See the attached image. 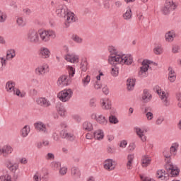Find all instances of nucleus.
<instances>
[{"instance_id":"nucleus-1","label":"nucleus","mask_w":181,"mask_h":181,"mask_svg":"<svg viewBox=\"0 0 181 181\" xmlns=\"http://www.w3.org/2000/svg\"><path fill=\"white\" fill-rule=\"evenodd\" d=\"M109 52L111 56L109 57V63L110 64H132L134 59L132 56L129 54H118V51L115 49L114 46L109 47Z\"/></svg>"},{"instance_id":"nucleus-2","label":"nucleus","mask_w":181,"mask_h":181,"mask_svg":"<svg viewBox=\"0 0 181 181\" xmlns=\"http://www.w3.org/2000/svg\"><path fill=\"white\" fill-rule=\"evenodd\" d=\"M40 42L49 43L50 39H56V31L53 30H42L39 31Z\"/></svg>"},{"instance_id":"nucleus-3","label":"nucleus","mask_w":181,"mask_h":181,"mask_svg":"<svg viewBox=\"0 0 181 181\" xmlns=\"http://www.w3.org/2000/svg\"><path fill=\"white\" fill-rule=\"evenodd\" d=\"M154 91L158 94L163 104H164L166 107L169 105V93L168 92H165L159 86H156L154 87Z\"/></svg>"},{"instance_id":"nucleus-4","label":"nucleus","mask_w":181,"mask_h":181,"mask_svg":"<svg viewBox=\"0 0 181 181\" xmlns=\"http://www.w3.org/2000/svg\"><path fill=\"white\" fill-rule=\"evenodd\" d=\"M6 89L8 93H13L14 95H17V97H25V93L23 92H21V90L16 88H15V82L8 81L6 84Z\"/></svg>"},{"instance_id":"nucleus-5","label":"nucleus","mask_w":181,"mask_h":181,"mask_svg":"<svg viewBox=\"0 0 181 181\" xmlns=\"http://www.w3.org/2000/svg\"><path fill=\"white\" fill-rule=\"evenodd\" d=\"M73 97V90L71 89H64L57 94V98L62 103H67Z\"/></svg>"},{"instance_id":"nucleus-6","label":"nucleus","mask_w":181,"mask_h":181,"mask_svg":"<svg viewBox=\"0 0 181 181\" xmlns=\"http://www.w3.org/2000/svg\"><path fill=\"white\" fill-rule=\"evenodd\" d=\"M27 37L31 43H40L39 32L35 29H31L28 31Z\"/></svg>"},{"instance_id":"nucleus-7","label":"nucleus","mask_w":181,"mask_h":181,"mask_svg":"<svg viewBox=\"0 0 181 181\" xmlns=\"http://www.w3.org/2000/svg\"><path fill=\"white\" fill-rule=\"evenodd\" d=\"M175 9H176V6L173 3V0H165L164 5L161 8V11L164 15H168Z\"/></svg>"},{"instance_id":"nucleus-8","label":"nucleus","mask_w":181,"mask_h":181,"mask_svg":"<svg viewBox=\"0 0 181 181\" xmlns=\"http://www.w3.org/2000/svg\"><path fill=\"white\" fill-rule=\"evenodd\" d=\"M151 61L149 60H144L142 62V66L140 67V70L139 71V77H148V70L149 69V66L151 64Z\"/></svg>"},{"instance_id":"nucleus-9","label":"nucleus","mask_w":181,"mask_h":181,"mask_svg":"<svg viewBox=\"0 0 181 181\" xmlns=\"http://www.w3.org/2000/svg\"><path fill=\"white\" fill-rule=\"evenodd\" d=\"M49 70L50 68L49 67V64L47 63H44L35 69V74L36 76H45L46 73H49Z\"/></svg>"},{"instance_id":"nucleus-10","label":"nucleus","mask_w":181,"mask_h":181,"mask_svg":"<svg viewBox=\"0 0 181 181\" xmlns=\"http://www.w3.org/2000/svg\"><path fill=\"white\" fill-rule=\"evenodd\" d=\"M165 170L170 177H175V176H177L179 175V169L175 168L172 162H168L165 164Z\"/></svg>"},{"instance_id":"nucleus-11","label":"nucleus","mask_w":181,"mask_h":181,"mask_svg":"<svg viewBox=\"0 0 181 181\" xmlns=\"http://www.w3.org/2000/svg\"><path fill=\"white\" fill-rule=\"evenodd\" d=\"M91 118L92 119H95L96 122L100 124V125H107V124H108V119H107V117H105L104 115L93 113L91 115Z\"/></svg>"},{"instance_id":"nucleus-12","label":"nucleus","mask_w":181,"mask_h":181,"mask_svg":"<svg viewBox=\"0 0 181 181\" xmlns=\"http://www.w3.org/2000/svg\"><path fill=\"white\" fill-rule=\"evenodd\" d=\"M64 18L65 19L66 28H69V26H70V23L76 22V15L74 14V13L70 11L66 13V15Z\"/></svg>"},{"instance_id":"nucleus-13","label":"nucleus","mask_w":181,"mask_h":181,"mask_svg":"<svg viewBox=\"0 0 181 181\" xmlns=\"http://www.w3.org/2000/svg\"><path fill=\"white\" fill-rule=\"evenodd\" d=\"M69 11L66 5H61L57 8L56 13L59 18H64Z\"/></svg>"},{"instance_id":"nucleus-14","label":"nucleus","mask_w":181,"mask_h":181,"mask_svg":"<svg viewBox=\"0 0 181 181\" xmlns=\"http://www.w3.org/2000/svg\"><path fill=\"white\" fill-rule=\"evenodd\" d=\"M156 177L157 179H159V180H169V174L163 169L158 170L156 173Z\"/></svg>"},{"instance_id":"nucleus-15","label":"nucleus","mask_w":181,"mask_h":181,"mask_svg":"<svg viewBox=\"0 0 181 181\" xmlns=\"http://www.w3.org/2000/svg\"><path fill=\"white\" fill-rule=\"evenodd\" d=\"M13 152V148L10 145H5L3 147L0 146V155H2L5 158L8 155H11Z\"/></svg>"},{"instance_id":"nucleus-16","label":"nucleus","mask_w":181,"mask_h":181,"mask_svg":"<svg viewBox=\"0 0 181 181\" xmlns=\"http://www.w3.org/2000/svg\"><path fill=\"white\" fill-rule=\"evenodd\" d=\"M100 107L103 110H111L112 103L111 100L108 98L100 99Z\"/></svg>"},{"instance_id":"nucleus-17","label":"nucleus","mask_w":181,"mask_h":181,"mask_svg":"<svg viewBox=\"0 0 181 181\" xmlns=\"http://www.w3.org/2000/svg\"><path fill=\"white\" fill-rule=\"evenodd\" d=\"M50 54V50L46 47H42L38 51V56L41 57V59H49Z\"/></svg>"},{"instance_id":"nucleus-18","label":"nucleus","mask_w":181,"mask_h":181,"mask_svg":"<svg viewBox=\"0 0 181 181\" xmlns=\"http://www.w3.org/2000/svg\"><path fill=\"white\" fill-rule=\"evenodd\" d=\"M103 166L105 170H109V171L114 170L116 166L115 161H114L112 159H107L104 162Z\"/></svg>"},{"instance_id":"nucleus-19","label":"nucleus","mask_w":181,"mask_h":181,"mask_svg":"<svg viewBox=\"0 0 181 181\" xmlns=\"http://www.w3.org/2000/svg\"><path fill=\"white\" fill-rule=\"evenodd\" d=\"M57 84L59 87H66L69 86V78L66 75H62L59 76L57 80Z\"/></svg>"},{"instance_id":"nucleus-20","label":"nucleus","mask_w":181,"mask_h":181,"mask_svg":"<svg viewBox=\"0 0 181 181\" xmlns=\"http://www.w3.org/2000/svg\"><path fill=\"white\" fill-rule=\"evenodd\" d=\"M175 37H176V32L173 30L168 31L165 34V40L168 43H172L175 40Z\"/></svg>"},{"instance_id":"nucleus-21","label":"nucleus","mask_w":181,"mask_h":181,"mask_svg":"<svg viewBox=\"0 0 181 181\" xmlns=\"http://www.w3.org/2000/svg\"><path fill=\"white\" fill-rule=\"evenodd\" d=\"M135 131L142 142H145L146 141V136H145V134H146V129H141L140 127H136Z\"/></svg>"},{"instance_id":"nucleus-22","label":"nucleus","mask_w":181,"mask_h":181,"mask_svg":"<svg viewBox=\"0 0 181 181\" xmlns=\"http://www.w3.org/2000/svg\"><path fill=\"white\" fill-rule=\"evenodd\" d=\"M6 166L8 168L9 171L13 172V173H15V172L19 169V164L16 163H12L11 160L6 161Z\"/></svg>"},{"instance_id":"nucleus-23","label":"nucleus","mask_w":181,"mask_h":181,"mask_svg":"<svg viewBox=\"0 0 181 181\" xmlns=\"http://www.w3.org/2000/svg\"><path fill=\"white\" fill-rule=\"evenodd\" d=\"M35 129L39 131V132H42V134H47V128H46V124L42 122H38L34 124Z\"/></svg>"},{"instance_id":"nucleus-24","label":"nucleus","mask_w":181,"mask_h":181,"mask_svg":"<svg viewBox=\"0 0 181 181\" xmlns=\"http://www.w3.org/2000/svg\"><path fill=\"white\" fill-rule=\"evenodd\" d=\"M43 175H45V176L47 175V171L46 170H41L37 171L33 176V180L42 181V177H45Z\"/></svg>"},{"instance_id":"nucleus-25","label":"nucleus","mask_w":181,"mask_h":181,"mask_svg":"<svg viewBox=\"0 0 181 181\" xmlns=\"http://www.w3.org/2000/svg\"><path fill=\"white\" fill-rule=\"evenodd\" d=\"M36 103L40 107H50L51 105L50 101L46 99V98H38L36 100Z\"/></svg>"},{"instance_id":"nucleus-26","label":"nucleus","mask_w":181,"mask_h":181,"mask_svg":"<svg viewBox=\"0 0 181 181\" xmlns=\"http://www.w3.org/2000/svg\"><path fill=\"white\" fill-rule=\"evenodd\" d=\"M65 60L69 63H78L79 57L78 55L74 54H68L65 56Z\"/></svg>"},{"instance_id":"nucleus-27","label":"nucleus","mask_w":181,"mask_h":181,"mask_svg":"<svg viewBox=\"0 0 181 181\" xmlns=\"http://www.w3.org/2000/svg\"><path fill=\"white\" fill-rule=\"evenodd\" d=\"M61 138L67 139V141H74L76 139V136L73 133H68L66 131H62L60 132Z\"/></svg>"},{"instance_id":"nucleus-28","label":"nucleus","mask_w":181,"mask_h":181,"mask_svg":"<svg viewBox=\"0 0 181 181\" xmlns=\"http://www.w3.org/2000/svg\"><path fill=\"white\" fill-rule=\"evenodd\" d=\"M141 162L142 168H148L151 165V162H152V158L149 156H144Z\"/></svg>"},{"instance_id":"nucleus-29","label":"nucleus","mask_w":181,"mask_h":181,"mask_svg":"<svg viewBox=\"0 0 181 181\" xmlns=\"http://www.w3.org/2000/svg\"><path fill=\"white\" fill-rule=\"evenodd\" d=\"M168 81L170 83H175L176 81V72L172 68L168 69Z\"/></svg>"},{"instance_id":"nucleus-30","label":"nucleus","mask_w":181,"mask_h":181,"mask_svg":"<svg viewBox=\"0 0 181 181\" xmlns=\"http://www.w3.org/2000/svg\"><path fill=\"white\" fill-rule=\"evenodd\" d=\"M16 23L20 28H25L28 25V21L22 16H18L16 18Z\"/></svg>"},{"instance_id":"nucleus-31","label":"nucleus","mask_w":181,"mask_h":181,"mask_svg":"<svg viewBox=\"0 0 181 181\" xmlns=\"http://www.w3.org/2000/svg\"><path fill=\"white\" fill-rule=\"evenodd\" d=\"M177 151H179V144L177 142L173 143L170 148V154L176 156Z\"/></svg>"},{"instance_id":"nucleus-32","label":"nucleus","mask_w":181,"mask_h":181,"mask_svg":"<svg viewBox=\"0 0 181 181\" xmlns=\"http://www.w3.org/2000/svg\"><path fill=\"white\" fill-rule=\"evenodd\" d=\"M134 159H135V156L134 154H129L127 156V169H132Z\"/></svg>"},{"instance_id":"nucleus-33","label":"nucleus","mask_w":181,"mask_h":181,"mask_svg":"<svg viewBox=\"0 0 181 181\" xmlns=\"http://www.w3.org/2000/svg\"><path fill=\"white\" fill-rule=\"evenodd\" d=\"M142 100L144 103H149L151 100H152V95L149 93L148 90H144L142 95Z\"/></svg>"},{"instance_id":"nucleus-34","label":"nucleus","mask_w":181,"mask_h":181,"mask_svg":"<svg viewBox=\"0 0 181 181\" xmlns=\"http://www.w3.org/2000/svg\"><path fill=\"white\" fill-rule=\"evenodd\" d=\"M95 139H98V141H101L104 138V132L102 129H98L94 133Z\"/></svg>"},{"instance_id":"nucleus-35","label":"nucleus","mask_w":181,"mask_h":181,"mask_svg":"<svg viewBox=\"0 0 181 181\" xmlns=\"http://www.w3.org/2000/svg\"><path fill=\"white\" fill-rule=\"evenodd\" d=\"M30 132V127H29V125H25L21 129V135L23 138H25V136H28V135H29Z\"/></svg>"},{"instance_id":"nucleus-36","label":"nucleus","mask_w":181,"mask_h":181,"mask_svg":"<svg viewBox=\"0 0 181 181\" xmlns=\"http://www.w3.org/2000/svg\"><path fill=\"white\" fill-rule=\"evenodd\" d=\"M83 129H84V131L90 132V131H93V129H94V127H93V124H91V122H85L83 124Z\"/></svg>"},{"instance_id":"nucleus-37","label":"nucleus","mask_w":181,"mask_h":181,"mask_svg":"<svg viewBox=\"0 0 181 181\" xmlns=\"http://www.w3.org/2000/svg\"><path fill=\"white\" fill-rule=\"evenodd\" d=\"M123 18L126 21H129V19L132 18V11L131 10V7L127 8L126 12L123 14Z\"/></svg>"},{"instance_id":"nucleus-38","label":"nucleus","mask_w":181,"mask_h":181,"mask_svg":"<svg viewBox=\"0 0 181 181\" xmlns=\"http://www.w3.org/2000/svg\"><path fill=\"white\" fill-rule=\"evenodd\" d=\"M16 56V53L15 52V49H8L6 52V60H12L13 57Z\"/></svg>"},{"instance_id":"nucleus-39","label":"nucleus","mask_w":181,"mask_h":181,"mask_svg":"<svg viewBox=\"0 0 181 181\" xmlns=\"http://www.w3.org/2000/svg\"><path fill=\"white\" fill-rule=\"evenodd\" d=\"M127 86L128 90H134V88L135 87V79H134V78L127 79Z\"/></svg>"},{"instance_id":"nucleus-40","label":"nucleus","mask_w":181,"mask_h":181,"mask_svg":"<svg viewBox=\"0 0 181 181\" xmlns=\"http://www.w3.org/2000/svg\"><path fill=\"white\" fill-rule=\"evenodd\" d=\"M110 73L113 77H117L119 73V69L117 66H113L111 68Z\"/></svg>"},{"instance_id":"nucleus-41","label":"nucleus","mask_w":181,"mask_h":181,"mask_svg":"<svg viewBox=\"0 0 181 181\" xmlns=\"http://www.w3.org/2000/svg\"><path fill=\"white\" fill-rule=\"evenodd\" d=\"M90 81H91V77L89 75H87L82 79V84L83 87H87L90 83Z\"/></svg>"},{"instance_id":"nucleus-42","label":"nucleus","mask_w":181,"mask_h":181,"mask_svg":"<svg viewBox=\"0 0 181 181\" xmlns=\"http://www.w3.org/2000/svg\"><path fill=\"white\" fill-rule=\"evenodd\" d=\"M57 110L58 112V114H59L61 117H64L66 115V109L64 108V107L62 105L57 106Z\"/></svg>"},{"instance_id":"nucleus-43","label":"nucleus","mask_w":181,"mask_h":181,"mask_svg":"<svg viewBox=\"0 0 181 181\" xmlns=\"http://www.w3.org/2000/svg\"><path fill=\"white\" fill-rule=\"evenodd\" d=\"M66 69L68 70L69 77H74V74H76V69L70 65L67 66Z\"/></svg>"},{"instance_id":"nucleus-44","label":"nucleus","mask_w":181,"mask_h":181,"mask_svg":"<svg viewBox=\"0 0 181 181\" xmlns=\"http://www.w3.org/2000/svg\"><path fill=\"white\" fill-rule=\"evenodd\" d=\"M109 122L110 124H118L119 122V121L118 120V118H117L115 117V115H111L110 117H109Z\"/></svg>"},{"instance_id":"nucleus-45","label":"nucleus","mask_w":181,"mask_h":181,"mask_svg":"<svg viewBox=\"0 0 181 181\" xmlns=\"http://www.w3.org/2000/svg\"><path fill=\"white\" fill-rule=\"evenodd\" d=\"M71 39L76 43H83V38L76 34L72 35Z\"/></svg>"},{"instance_id":"nucleus-46","label":"nucleus","mask_w":181,"mask_h":181,"mask_svg":"<svg viewBox=\"0 0 181 181\" xmlns=\"http://www.w3.org/2000/svg\"><path fill=\"white\" fill-rule=\"evenodd\" d=\"M6 13L0 10V23H4L6 21Z\"/></svg>"},{"instance_id":"nucleus-47","label":"nucleus","mask_w":181,"mask_h":181,"mask_svg":"<svg viewBox=\"0 0 181 181\" xmlns=\"http://www.w3.org/2000/svg\"><path fill=\"white\" fill-rule=\"evenodd\" d=\"M88 66V64L87 63L86 59H83L81 61V69L82 71H87Z\"/></svg>"},{"instance_id":"nucleus-48","label":"nucleus","mask_w":181,"mask_h":181,"mask_svg":"<svg viewBox=\"0 0 181 181\" xmlns=\"http://www.w3.org/2000/svg\"><path fill=\"white\" fill-rule=\"evenodd\" d=\"M155 54H162L163 53V48L161 46H156L153 49Z\"/></svg>"},{"instance_id":"nucleus-49","label":"nucleus","mask_w":181,"mask_h":181,"mask_svg":"<svg viewBox=\"0 0 181 181\" xmlns=\"http://www.w3.org/2000/svg\"><path fill=\"white\" fill-rule=\"evenodd\" d=\"M6 59L0 57V70H4V67L6 66Z\"/></svg>"},{"instance_id":"nucleus-50","label":"nucleus","mask_w":181,"mask_h":181,"mask_svg":"<svg viewBox=\"0 0 181 181\" xmlns=\"http://www.w3.org/2000/svg\"><path fill=\"white\" fill-rule=\"evenodd\" d=\"M163 156H164L165 158L166 163H169V162H171V161H170V153H169V151H165L163 152Z\"/></svg>"},{"instance_id":"nucleus-51","label":"nucleus","mask_w":181,"mask_h":181,"mask_svg":"<svg viewBox=\"0 0 181 181\" xmlns=\"http://www.w3.org/2000/svg\"><path fill=\"white\" fill-rule=\"evenodd\" d=\"M71 175H74V176H80V170L78 168H73L71 169Z\"/></svg>"},{"instance_id":"nucleus-52","label":"nucleus","mask_w":181,"mask_h":181,"mask_svg":"<svg viewBox=\"0 0 181 181\" xmlns=\"http://www.w3.org/2000/svg\"><path fill=\"white\" fill-rule=\"evenodd\" d=\"M180 52H181V47L173 46L172 47V52L173 53H180Z\"/></svg>"},{"instance_id":"nucleus-53","label":"nucleus","mask_w":181,"mask_h":181,"mask_svg":"<svg viewBox=\"0 0 181 181\" xmlns=\"http://www.w3.org/2000/svg\"><path fill=\"white\" fill-rule=\"evenodd\" d=\"M163 121H165V118H163V117H162V116H160L156 120V124L161 125V124H162V122H163Z\"/></svg>"},{"instance_id":"nucleus-54","label":"nucleus","mask_w":181,"mask_h":181,"mask_svg":"<svg viewBox=\"0 0 181 181\" xmlns=\"http://www.w3.org/2000/svg\"><path fill=\"white\" fill-rule=\"evenodd\" d=\"M45 158L47 160H53L54 159V154L48 153Z\"/></svg>"},{"instance_id":"nucleus-55","label":"nucleus","mask_w":181,"mask_h":181,"mask_svg":"<svg viewBox=\"0 0 181 181\" xmlns=\"http://www.w3.org/2000/svg\"><path fill=\"white\" fill-rule=\"evenodd\" d=\"M146 117L148 121H152V119H153V113L148 112L146 113Z\"/></svg>"},{"instance_id":"nucleus-56","label":"nucleus","mask_w":181,"mask_h":181,"mask_svg":"<svg viewBox=\"0 0 181 181\" xmlns=\"http://www.w3.org/2000/svg\"><path fill=\"white\" fill-rule=\"evenodd\" d=\"M140 178L142 181H155V180L151 179L148 177H145L144 175H140Z\"/></svg>"},{"instance_id":"nucleus-57","label":"nucleus","mask_w":181,"mask_h":181,"mask_svg":"<svg viewBox=\"0 0 181 181\" xmlns=\"http://www.w3.org/2000/svg\"><path fill=\"white\" fill-rule=\"evenodd\" d=\"M59 173L60 175H62V176L66 175V173H67V168L66 167H62L60 170H59Z\"/></svg>"},{"instance_id":"nucleus-58","label":"nucleus","mask_w":181,"mask_h":181,"mask_svg":"<svg viewBox=\"0 0 181 181\" xmlns=\"http://www.w3.org/2000/svg\"><path fill=\"white\" fill-rule=\"evenodd\" d=\"M23 13H25V15H27L28 16H29V15L32 14V10H30L28 8H24L23 10Z\"/></svg>"},{"instance_id":"nucleus-59","label":"nucleus","mask_w":181,"mask_h":181,"mask_svg":"<svg viewBox=\"0 0 181 181\" xmlns=\"http://www.w3.org/2000/svg\"><path fill=\"white\" fill-rule=\"evenodd\" d=\"M52 165L54 169H59V168L62 166V164H60V163L53 162Z\"/></svg>"},{"instance_id":"nucleus-60","label":"nucleus","mask_w":181,"mask_h":181,"mask_svg":"<svg viewBox=\"0 0 181 181\" xmlns=\"http://www.w3.org/2000/svg\"><path fill=\"white\" fill-rule=\"evenodd\" d=\"M101 87H102L101 82L98 81L95 83L94 88H95V90H100Z\"/></svg>"},{"instance_id":"nucleus-61","label":"nucleus","mask_w":181,"mask_h":181,"mask_svg":"<svg viewBox=\"0 0 181 181\" xmlns=\"http://www.w3.org/2000/svg\"><path fill=\"white\" fill-rule=\"evenodd\" d=\"M102 90H103V93L105 95H108V94L110 93V89L107 86L103 87Z\"/></svg>"},{"instance_id":"nucleus-62","label":"nucleus","mask_w":181,"mask_h":181,"mask_svg":"<svg viewBox=\"0 0 181 181\" xmlns=\"http://www.w3.org/2000/svg\"><path fill=\"white\" fill-rule=\"evenodd\" d=\"M127 145H128V142H127L125 140H123L120 143V148H127Z\"/></svg>"},{"instance_id":"nucleus-63","label":"nucleus","mask_w":181,"mask_h":181,"mask_svg":"<svg viewBox=\"0 0 181 181\" xmlns=\"http://www.w3.org/2000/svg\"><path fill=\"white\" fill-rule=\"evenodd\" d=\"M52 138L54 141H59L60 139V136L57 133H53Z\"/></svg>"},{"instance_id":"nucleus-64","label":"nucleus","mask_w":181,"mask_h":181,"mask_svg":"<svg viewBox=\"0 0 181 181\" xmlns=\"http://www.w3.org/2000/svg\"><path fill=\"white\" fill-rule=\"evenodd\" d=\"M135 148H136L135 144L132 143L129 146V151H132L135 149Z\"/></svg>"}]
</instances>
